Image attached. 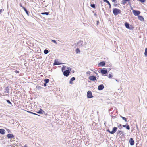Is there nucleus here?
<instances>
[{"label":"nucleus","mask_w":147,"mask_h":147,"mask_svg":"<svg viewBox=\"0 0 147 147\" xmlns=\"http://www.w3.org/2000/svg\"><path fill=\"white\" fill-rule=\"evenodd\" d=\"M121 11L120 9L116 8H114L113 10V13L116 16L119 14H120Z\"/></svg>","instance_id":"f257e3e1"},{"label":"nucleus","mask_w":147,"mask_h":147,"mask_svg":"<svg viewBox=\"0 0 147 147\" xmlns=\"http://www.w3.org/2000/svg\"><path fill=\"white\" fill-rule=\"evenodd\" d=\"M125 27L127 29L130 30H133L134 28V27L131 25H130L129 23L126 22L124 24Z\"/></svg>","instance_id":"f03ea898"},{"label":"nucleus","mask_w":147,"mask_h":147,"mask_svg":"<svg viewBox=\"0 0 147 147\" xmlns=\"http://www.w3.org/2000/svg\"><path fill=\"white\" fill-rule=\"evenodd\" d=\"M108 71L106 68H102L100 71V72L103 75L106 76V74L108 72Z\"/></svg>","instance_id":"7ed1b4c3"},{"label":"nucleus","mask_w":147,"mask_h":147,"mask_svg":"<svg viewBox=\"0 0 147 147\" xmlns=\"http://www.w3.org/2000/svg\"><path fill=\"white\" fill-rule=\"evenodd\" d=\"M87 97L89 98H91L93 97V96L92 94L91 91L89 90L87 92Z\"/></svg>","instance_id":"20e7f679"},{"label":"nucleus","mask_w":147,"mask_h":147,"mask_svg":"<svg viewBox=\"0 0 147 147\" xmlns=\"http://www.w3.org/2000/svg\"><path fill=\"white\" fill-rule=\"evenodd\" d=\"M132 12L133 14L135 16H138L140 13L139 11L135 10H133Z\"/></svg>","instance_id":"39448f33"},{"label":"nucleus","mask_w":147,"mask_h":147,"mask_svg":"<svg viewBox=\"0 0 147 147\" xmlns=\"http://www.w3.org/2000/svg\"><path fill=\"white\" fill-rule=\"evenodd\" d=\"M63 75L66 76V77H68L69 74L70 72H69V70H66L63 71Z\"/></svg>","instance_id":"423d86ee"},{"label":"nucleus","mask_w":147,"mask_h":147,"mask_svg":"<svg viewBox=\"0 0 147 147\" xmlns=\"http://www.w3.org/2000/svg\"><path fill=\"white\" fill-rule=\"evenodd\" d=\"M96 78L95 76H90L89 77V79L90 80L94 81L96 80Z\"/></svg>","instance_id":"0eeeda50"},{"label":"nucleus","mask_w":147,"mask_h":147,"mask_svg":"<svg viewBox=\"0 0 147 147\" xmlns=\"http://www.w3.org/2000/svg\"><path fill=\"white\" fill-rule=\"evenodd\" d=\"M104 88V86L103 84H101L98 86V89L99 90H103Z\"/></svg>","instance_id":"6e6552de"},{"label":"nucleus","mask_w":147,"mask_h":147,"mask_svg":"<svg viewBox=\"0 0 147 147\" xmlns=\"http://www.w3.org/2000/svg\"><path fill=\"white\" fill-rule=\"evenodd\" d=\"M105 65V61H102L100 62V63H99L98 64V66L103 67Z\"/></svg>","instance_id":"1a4fd4ad"},{"label":"nucleus","mask_w":147,"mask_h":147,"mask_svg":"<svg viewBox=\"0 0 147 147\" xmlns=\"http://www.w3.org/2000/svg\"><path fill=\"white\" fill-rule=\"evenodd\" d=\"M117 130V128L116 127H114L112 129V131H111V134H114L115 133Z\"/></svg>","instance_id":"9d476101"},{"label":"nucleus","mask_w":147,"mask_h":147,"mask_svg":"<svg viewBox=\"0 0 147 147\" xmlns=\"http://www.w3.org/2000/svg\"><path fill=\"white\" fill-rule=\"evenodd\" d=\"M129 142L131 145H133L134 144V141L132 138H130L129 140Z\"/></svg>","instance_id":"9b49d317"},{"label":"nucleus","mask_w":147,"mask_h":147,"mask_svg":"<svg viewBox=\"0 0 147 147\" xmlns=\"http://www.w3.org/2000/svg\"><path fill=\"white\" fill-rule=\"evenodd\" d=\"M7 137L9 139L13 138L14 136L12 134H9L7 135Z\"/></svg>","instance_id":"f8f14e48"},{"label":"nucleus","mask_w":147,"mask_h":147,"mask_svg":"<svg viewBox=\"0 0 147 147\" xmlns=\"http://www.w3.org/2000/svg\"><path fill=\"white\" fill-rule=\"evenodd\" d=\"M122 126L123 127L126 128L127 130H129L130 129V127L127 123H126L125 125H123Z\"/></svg>","instance_id":"ddd939ff"},{"label":"nucleus","mask_w":147,"mask_h":147,"mask_svg":"<svg viewBox=\"0 0 147 147\" xmlns=\"http://www.w3.org/2000/svg\"><path fill=\"white\" fill-rule=\"evenodd\" d=\"M5 131L3 129H0V133L1 134H5Z\"/></svg>","instance_id":"4468645a"},{"label":"nucleus","mask_w":147,"mask_h":147,"mask_svg":"<svg viewBox=\"0 0 147 147\" xmlns=\"http://www.w3.org/2000/svg\"><path fill=\"white\" fill-rule=\"evenodd\" d=\"M138 18L141 21H143L144 20V18L143 17L141 16L138 15Z\"/></svg>","instance_id":"2eb2a0df"},{"label":"nucleus","mask_w":147,"mask_h":147,"mask_svg":"<svg viewBox=\"0 0 147 147\" xmlns=\"http://www.w3.org/2000/svg\"><path fill=\"white\" fill-rule=\"evenodd\" d=\"M103 1L104 2H106L109 5V7L110 8H111V6L110 2L107 0H103Z\"/></svg>","instance_id":"dca6fc26"},{"label":"nucleus","mask_w":147,"mask_h":147,"mask_svg":"<svg viewBox=\"0 0 147 147\" xmlns=\"http://www.w3.org/2000/svg\"><path fill=\"white\" fill-rule=\"evenodd\" d=\"M75 80V78L74 77H72L70 80L69 83L70 84H73V81H74Z\"/></svg>","instance_id":"f3484780"},{"label":"nucleus","mask_w":147,"mask_h":147,"mask_svg":"<svg viewBox=\"0 0 147 147\" xmlns=\"http://www.w3.org/2000/svg\"><path fill=\"white\" fill-rule=\"evenodd\" d=\"M60 64L59 63L58 61H56V60H55L54 62L53 63V65H57Z\"/></svg>","instance_id":"a211bd4d"},{"label":"nucleus","mask_w":147,"mask_h":147,"mask_svg":"<svg viewBox=\"0 0 147 147\" xmlns=\"http://www.w3.org/2000/svg\"><path fill=\"white\" fill-rule=\"evenodd\" d=\"M44 113H45V112L42 109H40L37 112V113L41 114H43Z\"/></svg>","instance_id":"6ab92c4d"},{"label":"nucleus","mask_w":147,"mask_h":147,"mask_svg":"<svg viewBox=\"0 0 147 147\" xmlns=\"http://www.w3.org/2000/svg\"><path fill=\"white\" fill-rule=\"evenodd\" d=\"M83 43V41L82 40H80L78 42L77 44L78 46H81Z\"/></svg>","instance_id":"aec40b11"},{"label":"nucleus","mask_w":147,"mask_h":147,"mask_svg":"<svg viewBox=\"0 0 147 147\" xmlns=\"http://www.w3.org/2000/svg\"><path fill=\"white\" fill-rule=\"evenodd\" d=\"M120 117L123 120L126 122H127V119L125 117H123L121 115H120Z\"/></svg>","instance_id":"412c9836"},{"label":"nucleus","mask_w":147,"mask_h":147,"mask_svg":"<svg viewBox=\"0 0 147 147\" xmlns=\"http://www.w3.org/2000/svg\"><path fill=\"white\" fill-rule=\"evenodd\" d=\"M5 92L6 93H9V88L8 87H6L5 89Z\"/></svg>","instance_id":"4be33fe9"},{"label":"nucleus","mask_w":147,"mask_h":147,"mask_svg":"<svg viewBox=\"0 0 147 147\" xmlns=\"http://www.w3.org/2000/svg\"><path fill=\"white\" fill-rule=\"evenodd\" d=\"M24 10V11H25V12L26 13V14L28 15V16H29V13H28V11H27V10L26 9V8L25 7H24V8H23V9Z\"/></svg>","instance_id":"5701e85b"},{"label":"nucleus","mask_w":147,"mask_h":147,"mask_svg":"<svg viewBox=\"0 0 147 147\" xmlns=\"http://www.w3.org/2000/svg\"><path fill=\"white\" fill-rule=\"evenodd\" d=\"M44 81L45 82V83H48L49 82V79L47 78L45 79L44 80Z\"/></svg>","instance_id":"b1692460"},{"label":"nucleus","mask_w":147,"mask_h":147,"mask_svg":"<svg viewBox=\"0 0 147 147\" xmlns=\"http://www.w3.org/2000/svg\"><path fill=\"white\" fill-rule=\"evenodd\" d=\"M67 67H66V66H63L62 67L61 69H62V71L63 72V71H65V69H67V68H66Z\"/></svg>","instance_id":"393cba45"},{"label":"nucleus","mask_w":147,"mask_h":147,"mask_svg":"<svg viewBox=\"0 0 147 147\" xmlns=\"http://www.w3.org/2000/svg\"><path fill=\"white\" fill-rule=\"evenodd\" d=\"M117 134H119L120 135H121V134H123V132L122 131L118 130L117 131Z\"/></svg>","instance_id":"a878e982"},{"label":"nucleus","mask_w":147,"mask_h":147,"mask_svg":"<svg viewBox=\"0 0 147 147\" xmlns=\"http://www.w3.org/2000/svg\"><path fill=\"white\" fill-rule=\"evenodd\" d=\"M44 53L45 54H47L49 53V51L47 49H45L44 51Z\"/></svg>","instance_id":"bb28decb"},{"label":"nucleus","mask_w":147,"mask_h":147,"mask_svg":"<svg viewBox=\"0 0 147 147\" xmlns=\"http://www.w3.org/2000/svg\"><path fill=\"white\" fill-rule=\"evenodd\" d=\"M144 54L146 57H147V48H146L145 49V51Z\"/></svg>","instance_id":"cd10ccee"},{"label":"nucleus","mask_w":147,"mask_h":147,"mask_svg":"<svg viewBox=\"0 0 147 147\" xmlns=\"http://www.w3.org/2000/svg\"><path fill=\"white\" fill-rule=\"evenodd\" d=\"M41 14L42 15H48L49 14V13L48 12H42L41 13Z\"/></svg>","instance_id":"c85d7f7f"},{"label":"nucleus","mask_w":147,"mask_h":147,"mask_svg":"<svg viewBox=\"0 0 147 147\" xmlns=\"http://www.w3.org/2000/svg\"><path fill=\"white\" fill-rule=\"evenodd\" d=\"M28 113H31V114H34V115H38V116H39V115H38V114H36V113H34L33 112H32L31 111H28Z\"/></svg>","instance_id":"c756f323"},{"label":"nucleus","mask_w":147,"mask_h":147,"mask_svg":"<svg viewBox=\"0 0 147 147\" xmlns=\"http://www.w3.org/2000/svg\"><path fill=\"white\" fill-rule=\"evenodd\" d=\"M126 3V2L125 0H122V4H123L124 5Z\"/></svg>","instance_id":"7c9ffc66"},{"label":"nucleus","mask_w":147,"mask_h":147,"mask_svg":"<svg viewBox=\"0 0 147 147\" xmlns=\"http://www.w3.org/2000/svg\"><path fill=\"white\" fill-rule=\"evenodd\" d=\"M90 6L92 8H95V4H91Z\"/></svg>","instance_id":"2f4dec72"},{"label":"nucleus","mask_w":147,"mask_h":147,"mask_svg":"<svg viewBox=\"0 0 147 147\" xmlns=\"http://www.w3.org/2000/svg\"><path fill=\"white\" fill-rule=\"evenodd\" d=\"M76 53H79L80 52V50L78 48H77L76 50Z\"/></svg>","instance_id":"473e14b6"},{"label":"nucleus","mask_w":147,"mask_h":147,"mask_svg":"<svg viewBox=\"0 0 147 147\" xmlns=\"http://www.w3.org/2000/svg\"><path fill=\"white\" fill-rule=\"evenodd\" d=\"M111 73H110L109 74L108 77L109 78H112V76L111 75Z\"/></svg>","instance_id":"72a5a7b5"},{"label":"nucleus","mask_w":147,"mask_h":147,"mask_svg":"<svg viewBox=\"0 0 147 147\" xmlns=\"http://www.w3.org/2000/svg\"><path fill=\"white\" fill-rule=\"evenodd\" d=\"M6 101L9 104H10V105L12 104L11 103V102L9 100H6Z\"/></svg>","instance_id":"f704fd0d"},{"label":"nucleus","mask_w":147,"mask_h":147,"mask_svg":"<svg viewBox=\"0 0 147 147\" xmlns=\"http://www.w3.org/2000/svg\"><path fill=\"white\" fill-rule=\"evenodd\" d=\"M51 41L52 42H53V43H54L55 44H57V42H56V41L55 40H52Z\"/></svg>","instance_id":"c9c22d12"},{"label":"nucleus","mask_w":147,"mask_h":147,"mask_svg":"<svg viewBox=\"0 0 147 147\" xmlns=\"http://www.w3.org/2000/svg\"><path fill=\"white\" fill-rule=\"evenodd\" d=\"M4 11L3 9H0V14H1L3 11Z\"/></svg>","instance_id":"e433bc0d"},{"label":"nucleus","mask_w":147,"mask_h":147,"mask_svg":"<svg viewBox=\"0 0 147 147\" xmlns=\"http://www.w3.org/2000/svg\"><path fill=\"white\" fill-rule=\"evenodd\" d=\"M67 69H68L67 70H69V72H70V71H71L72 69L71 68H70L69 67H67Z\"/></svg>","instance_id":"4c0bfd02"},{"label":"nucleus","mask_w":147,"mask_h":147,"mask_svg":"<svg viewBox=\"0 0 147 147\" xmlns=\"http://www.w3.org/2000/svg\"><path fill=\"white\" fill-rule=\"evenodd\" d=\"M20 6L21 7H22L23 9V8H24L25 7H23L22 5V4H20Z\"/></svg>","instance_id":"58836bf2"},{"label":"nucleus","mask_w":147,"mask_h":147,"mask_svg":"<svg viewBox=\"0 0 147 147\" xmlns=\"http://www.w3.org/2000/svg\"><path fill=\"white\" fill-rule=\"evenodd\" d=\"M10 28H9L8 29V31L10 33L11 32V30H10Z\"/></svg>","instance_id":"ea45409f"},{"label":"nucleus","mask_w":147,"mask_h":147,"mask_svg":"<svg viewBox=\"0 0 147 147\" xmlns=\"http://www.w3.org/2000/svg\"><path fill=\"white\" fill-rule=\"evenodd\" d=\"M107 131L111 134V131H110L109 129H107Z\"/></svg>","instance_id":"a19ab883"},{"label":"nucleus","mask_w":147,"mask_h":147,"mask_svg":"<svg viewBox=\"0 0 147 147\" xmlns=\"http://www.w3.org/2000/svg\"><path fill=\"white\" fill-rule=\"evenodd\" d=\"M47 83H44L43 84V85L44 86H47Z\"/></svg>","instance_id":"79ce46f5"},{"label":"nucleus","mask_w":147,"mask_h":147,"mask_svg":"<svg viewBox=\"0 0 147 147\" xmlns=\"http://www.w3.org/2000/svg\"><path fill=\"white\" fill-rule=\"evenodd\" d=\"M90 71H88L86 72L87 74H90Z\"/></svg>","instance_id":"37998d69"},{"label":"nucleus","mask_w":147,"mask_h":147,"mask_svg":"<svg viewBox=\"0 0 147 147\" xmlns=\"http://www.w3.org/2000/svg\"><path fill=\"white\" fill-rule=\"evenodd\" d=\"M122 126V125L121 124H119V125H118V126L119 127H121Z\"/></svg>","instance_id":"c03bdc74"},{"label":"nucleus","mask_w":147,"mask_h":147,"mask_svg":"<svg viewBox=\"0 0 147 147\" xmlns=\"http://www.w3.org/2000/svg\"><path fill=\"white\" fill-rule=\"evenodd\" d=\"M15 72H16V73L18 74V73H19V71H15Z\"/></svg>","instance_id":"a18cd8bd"},{"label":"nucleus","mask_w":147,"mask_h":147,"mask_svg":"<svg viewBox=\"0 0 147 147\" xmlns=\"http://www.w3.org/2000/svg\"><path fill=\"white\" fill-rule=\"evenodd\" d=\"M94 16L96 17L97 16V14H96V13H94Z\"/></svg>","instance_id":"49530a36"},{"label":"nucleus","mask_w":147,"mask_h":147,"mask_svg":"<svg viewBox=\"0 0 147 147\" xmlns=\"http://www.w3.org/2000/svg\"><path fill=\"white\" fill-rule=\"evenodd\" d=\"M118 5L117 4H114V6H115V7H116L117 5Z\"/></svg>","instance_id":"de8ad7c7"},{"label":"nucleus","mask_w":147,"mask_h":147,"mask_svg":"<svg viewBox=\"0 0 147 147\" xmlns=\"http://www.w3.org/2000/svg\"><path fill=\"white\" fill-rule=\"evenodd\" d=\"M112 1L113 2H115L116 1V0H112Z\"/></svg>","instance_id":"09e8293b"},{"label":"nucleus","mask_w":147,"mask_h":147,"mask_svg":"<svg viewBox=\"0 0 147 147\" xmlns=\"http://www.w3.org/2000/svg\"><path fill=\"white\" fill-rule=\"evenodd\" d=\"M130 0H125V1H126V2H129Z\"/></svg>","instance_id":"8fccbe9b"},{"label":"nucleus","mask_w":147,"mask_h":147,"mask_svg":"<svg viewBox=\"0 0 147 147\" xmlns=\"http://www.w3.org/2000/svg\"><path fill=\"white\" fill-rule=\"evenodd\" d=\"M44 113L45 115H47V113H45H45Z\"/></svg>","instance_id":"3c124183"},{"label":"nucleus","mask_w":147,"mask_h":147,"mask_svg":"<svg viewBox=\"0 0 147 147\" xmlns=\"http://www.w3.org/2000/svg\"><path fill=\"white\" fill-rule=\"evenodd\" d=\"M7 130L8 131V133H9L10 132V131L9 129H7Z\"/></svg>","instance_id":"603ef678"},{"label":"nucleus","mask_w":147,"mask_h":147,"mask_svg":"<svg viewBox=\"0 0 147 147\" xmlns=\"http://www.w3.org/2000/svg\"><path fill=\"white\" fill-rule=\"evenodd\" d=\"M94 72L97 75L98 74L95 71H94Z\"/></svg>","instance_id":"864d4df0"},{"label":"nucleus","mask_w":147,"mask_h":147,"mask_svg":"<svg viewBox=\"0 0 147 147\" xmlns=\"http://www.w3.org/2000/svg\"><path fill=\"white\" fill-rule=\"evenodd\" d=\"M24 147H27V146L26 144L24 145Z\"/></svg>","instance_id":"5fc2aeb1"},{"label":"nucleus","mask_w":147,"mask_h":147,"mask_svg":"<svg viewBox=\"0 0 147 147\" xmlns=\"http://www.w3.org/2000/svg\"><path fill=\"white\" fill-rule=\"evenodd\" d=\"M42 88V87H40V86H39V87H38V88L40 89Z\"/></svg>","instance_id":"6e6d98bb"},{"label":"nucleus","mask_w":147,"mask_h":147,"mask_svg":"<svg viewBox=\"0 0 147 147\" xmlns=\"http://www.w3.org/2000/svg\"><path fill=\"white\" fill-rule=\"evenodd\" d=\"M71 72H72L73 73H74V71L73 70L71 71Z\"/></svg>","instance_id":"4d7b16f0"},{"label":"nucleus","mask_w":147,"mask_h":147,"mask_svg":"<svg viewBox=\"0 0 147 147\" xmlns=\"http://www.w3.org/2000/svg\"><path fill=\"white\" fill-rule=\"evenodd\" d=\"M102 10L104 11V9L103 8L102 9Z\"/></svg>","instance_id":"13d9d810"},{"label":"nucleus","mask_w":147,"mask_h":147,"mask_svg":"<svg viewBox=\"0 0 147 147\" xmlns=\"http://www.w3.org/2000/svg\"><path fill=\"white\" fill-rule=\"evenodd\" d=\"M97 24H98V23H99V21H97Z\"/></svg>","instance_id":"bf43d9fd"},{"label":"nucleus","mask_w":147,"mask_h":147,"mask_svg":"<svg viewBox=\"0 0 147 147\" xmlns=\"http://www.w3.org/2000/svg\"><path fill=\"white\" fill-rule=\"evenodd\" d=\"M129 5H131V3L129 2Z\"/></svg>","instance_id":"052dcab7"},{"label":"nucleus","mask_w":147,"mask_h":147,"mask_svg":"<svg viewBox=\"0 0 147 147\" xmlns=\"http://www.w3.org/2000/svg\"><path fill=\"white\" fill-rule=\"evenodd\" d=\"M92 71H93V70H92V69H90Z\"/></svg>","instance_id":"680f3d73"},{"label":"nucleus","mask_w":147,"mask_h":147,"mask_svg":"<svg viewBox=\"0 0 147 147\" xmlns=\"http://www.w3.org/2000/svg\"><path fill=\"white\" fill-rule=\"evenodd\" d=\"M116 80V81H117V79H116V80Z\"/></svg>","instance_id":"e2e57ef3"},{"label":"nucleus","mask_w":147,"mask_h":147,"mask_svg":"<svg viewBox=\"0 0 147 147\" xmlns=\"http://www.w3.org/2000/svg\"><path fill=\"white\" fill-rule=\"evenodd\" d=\"M92 12H93V13H94V11H92Z\"/></svg>","instance_id":"0e129e2a"},{"label":"nucleus","mask_w":147,"mask_h":147,"mask_svg":"<svg viewBox=\"0 0 147 147\" xmlns=\"http://www.w3.org/2000/svg\"><path fill=\"white\" fill-rule=\"evenodd\" d=\"M112 109L111 108L110 109V111H111V110Z\"/></svg>","instance_id":"69168bd1"}]
</instances>
